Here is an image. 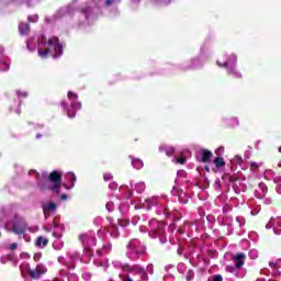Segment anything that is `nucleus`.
Segmentation results:
<instances>
[{"label": "nucleus", "mask_w": 281, "mask_h": 281, "mask_svg": "<svg viewBox=\"0 0 281 281\" xmlns=\"http://www.w3.org/2000/svg\"><path fill=\"white\" fill-rule=\"evenodd\" d=\"M37 186L42 192H45V190H50V192H59L60 187L63 186V173L54 170L48 175L46 182L40 180Z\"/></svg>", "instance_id": "nucleus-1"}, {"label": "nucleus", "mask_w": 281, "mask_h": 281, "mask_svg": "<svg viewBox=\"0 0 281 281\" xmlns=\"http://www.w3.org/2000/svg\"><path fill=\"white\" fill-rule=\"evenodd\" d=\"M153 223H156V228L150 232V236L153 238H159L161 245H166L168 243V237H166V229L164 228V224L153 221Z\"/></svg>", "instance_id": "nucleus-2"}, {"label": "nucleus", "mask_w": 281, "mask_h": 281, "mask_svg": "<svg viewBox=\"0 0 281 281\" xmlns=\"http://www.w3.org/2000/svg\"><path fill=\"white\" fill-rule=\"evenodd\" d=\"M47 45L48 47H54V58L63 56V44H60V40L57 36L48 38Z\"/></svg>", "instance_id": "nucleus-3"}, {"label": "nucleus", "mask_w": 281, "mask_h": 281, "mask_svg": "<svg viewBox=\"0 0 281 281\" xmlns=\"http://www.w3.org/2000/svg\"><path fill=\"white\" fill-rule=\"evenodd\" d=\"M12 232L18 236H23V234L27 232V222H25L23 218L15 220L12 226Z\"/></svg>", "instance_id": "nucleus-4"}, {"label": "nucleus", "mask_w": 281, "mask_h": 281, "mask_svg": "<svg viewBox=\"0 0 281 281\" xmlns=\"http://www.w3.org/2000/svg\"><path fill=\"white\" fill-rule=\"evenodd\" d=\"M45 273H47V268L43 263L37 265L35 269H29L31 280H40Z\"/></svg>", "instance_id": "nucleus-5"}, {"label": "nucleus", "mask_w": 281, "mask_h": 281, "mask_svg": "<svg viewBox=\"0 0 281 281\" xmlns=\"http://www.w3.org/2000/svg\"><path fill=\"white\" fill-rule=\"evenodd\" d=\"M245 260H247V255L245 252H238L233 257V262L236 269H243Z\"/></svg>", "instance_id": "nucleus-6"}, {"label": "nucleus", "mask_w": 281, "mask_h": 281, "mask_svg": "<svg viewBox=\"0 0 281 281\" xmlns=\"http://www.w3.org/2000/svg\"><path fill=\"white\" fill-rule=\"evenodd\" d=\"M164 214L166 218H170L173 223H177L182 217L181 213L177 210L170 211L169 209H165Z\"/></svg>", "instance_id": "nucleus-7"}, {"label": "nucleus", "mask_w": 281, "mask_h": 281, "mask_svg": "<svg viewBox=\"0 0 281 281\" xmlns=\"http://www.w3.org/2000/svg\"><path fill=\"white\" fill-rule=\"evenodd\" d=\"M66 179L68 180L69 184L64 183V188H66V190H71V188L76 186V175L71 172L67 173Z\"/></svg>", "instance_id": "nucleus-8"}, {"label": "nucleus", "mask_w": 281, "mask_h": 281, "mask_svg": "<svg viewBox=\"0 0 281 281\" xmlns=\"http://www.w3.org/2000/svg\"><path fill=\"white\" fill-rule=\"evenodd\" d=\"M124 271H128L130 273H146V270L143 267L139 266H124L123 267Z\"/></svg>", "instance_id": "nucleus-9"}, {"label": "nucleus", "mask_w": 281, "mask_h": 281, "mask_svg": "<svg viewBox=\"0 0 281 281\" xmlns=\"http://www.w3.org/2000/svg\"><path fill=\"white\" fill-rule=\"evenodd\" d=\"M58 205H56V203L54 202H50L46 205L43 206V212H44V215H45V218H47L49 216V214H47V212H56Z\"/></svg>", "instance_id": "nucleus-10"}, {"label": "nucleus", "mask_w": 281, "mask_h": 281, "mask_svg": "<svg viewBox=\"0 0 281 281\" xmlns=\"http://www.w3.org/2000/svg\"><path fill=\"white\" fill-rule=\"evenodd\" d=\"M19 32L22 36H27V34H30V23L21 22L19 24Z\"/></svg>", "instance_id": "nucleus-11"}, {"label": "nucleus", "mask_w": 281, "mask_h": 281, "mask_svg": "<svg viewBox=\"0 0 281 281\" xmlns=\"http://www.w3.org/2000/svg\"><path fill=\"white\" fill-rule=\"evenodd\" d=\"M36 247H41V249H43V247H47V245H49V239L45 238L43 236L37 237L36 240Z\"/></svg>", "instance_id": "nucleus-12"}, {"label": "nucleus", "mask_w": 281, "mask_h": 281, "mask_svg": "<svg viewBox=\"0 0 281 281\" xmlns=\"http://www.w3.org/2000/svg\"><path fill=\"white\" fill-rule=\"evenodd\" d=\"M210 159H212V151L207 149L202 150V162L210 164Z\"/></svg>", "instance_id": "nucleus-13"}, {"label": "nucleus", "mask_w": 281, "mask_h": 281, "mask_svg": "<svg viewBox=\"0 0 281 281\" xmlns=\"http://www.w3.org/2000/svg\"><path fill=\"white\" fill-rule=\"evenodd\" d=\"M228 76H233V78H237L238 80H240L243 78V75L240 72H238V70H236L235 67H232L227 70Z\"/></svg>", "instance_id": "nucleus-14"}, {"label": "nucleus", "mask_w": 281, "mask_h": 281, "mask_svg": "<svg viewBox=\"0 0 281 281\" xmlns=\"http://www.w3.org/2000/svg\"><path fill=\"white\" fill-rule=\"evenodd\" d=\"M79 239L82 243V245H86V247H87V245H89V243H93V240H94L93 238L89 237V235H87V234H81L79 236Z\"/></svg>", "instance_id": "nucleus-15"}, {"label": "nucleus", "mask_w": 281, "mask_h": 281, "mask_svg": "<svg viewBox=\"0 0 281 281\" xmlns=\"http://www.w3.org/2000/svg\"><path fill=\"white\" fill-rule=\"evenodd\" d=\"M132 166L133 168H136V170H142V168H144V161L138 158H134L132 159Z\"/></svg>", "instance_id": "nucleus-16"}, {"label": "nucleus", "mask_w": 281, "mask_h": 281, "mask_svg": "<svg viewBox=\"0 0 281 281\" xmlns=\"http://www.w3.org/2000/svg\"><path fill=\"white\" fill-rule=\"evenodd\" d=\"M37 54L40 56V58H47V56H49V54H52V48H43V49H38Z\"/></svg>", "instance_id": "nucleus-17"}, {"label": "nucleus", "mask_w": 281, "mask_h": 281, "mask_svg": "<svg viewBox=\"0 0 281 281\" xmlns=\"http://www.w3.org/2000/svg\"><path fill=\"white\" fill-rule=\"evenodd\" d=\"M159 151L160 153L165 151L168 157H172V155H175V148H172V147H164V146H161V147H159Z\"/></svg>", "instance_id": "nucleus-18"}, {"label": "nucleus", "mask_w": 281, "mask_h": 281, "mask_svg": "<svg viewBox=\"0 0 281 281\" xmlns=\"http://www.w3.org/2000/svg\"><path fill=\"white\" fill-rule=\"evenodd\" d=\"M216 168H223L225 166V159L223 157H216L213 161Z\"/></svg>", "instance_id": "nucleus-19"}, {"label": "nucleus", "mask_w": 281, "mask_h": 281, "mask_svg": "<svg viewBox=\"0 0 281 281\" xmlns=\"http://www.w3.org/2000/svg\"><path fill=\"white\" fill-rule=\"evenodd\" d=\"M68 99L71 100V102H76L78 100V94H76L74 91H69Z\"/></svg>", "instance_id": "nucleus-20"}, {"label": "nucleus", "mask_w": 281, "mask_h": 281, "mask_svg": "<svg viewBox=\"0 0 281 281\" xmlns=\"http://www.w3.org/2000/svg\"><path fill=\"white\" fill-rule=\"evenodd\" d=\"M120 227H128L131 222L128 220H119Z\"/></svg>", "instance_id": "nucleus-21"}, {"label": "nucleus", "mask_w": 281, "mask_h": 281, "mask_svg": "<svg viewBox=\"0 0 281 281\" xmlns=\"http://www.w3.org/2000/svg\"><path fill=\"white\" fill-rule=\"evenodd\" d=\"M70 106H71V109L80 110V109H82V103L78 102V100L77 101H72Z\"/></svg>", "instance_id": "nucleus-22"}, {"label": "nucleus", "mask_w": 281, "mask_h": 281, "mask_svg": "<svg viewBox=\"0 0 281 281\" xmlns=\"http://www.w3.org/2000/svg\"><path fill=\"white\" fill-rule=\"evenodd\" d=\"M85 254H86V256H88L89 258H91V256H93V250H91V247L86 246V247H85Z\"/></svg>", "instance_id": "nucleus-23"}, {"label": "nucleus", "mask_w": 281, "mask_h": 281, "mask_svg": "<svg viewBox=\"0 0 281 281\" xmlns=\"http://www.w3.org/2000/svg\"><path fill=\"white\" fill-rule=\"evenodd\" d=\"M225 270L228 272V273H234V271H236V266H226L225 267Z\"/></svg>", "instance_id": "nucleus-24"}, {"label": "nucleus", "mask_w": 281, "mask_h": 281, "mask_svg": "<svg viewBox=\"0 0 281 281\" xmlns=\"http://www.w3.org/2000/svg\"><path fill=\"white\" fill-rule=\"evenodd\" d=\"M234 161H235V164H238V166H241L243 165V157L235 156Z\"/></svg>", "instance_id": "nucleus-25"}, {"label": "nucleus", "mask_w": 281, "mask_h": 281, "mask_svg": "<svg viewBox=\"0 0 281 281\" xmlns=\"http://www.w3.org/2000/svg\"><path fill=\"white\" fill-rule=\"evenodd\" d=\"M103 179H104V181H111V180L113 179V175H111V173H104V175H103Z\"/></svg>", "instance_id": "nucleus-26"}, {"label": "nucleus", "mask_w": 281, "mask_h": 281, "mask_svg": "<svg viewBox=\"0 0 281 281\" xmlns=\"http://www.w3.org/2000/svg\"><path fill=\"white\" fill-rule=\"evenodd\" d=\"M67 115H68V117L74 119V117H76V111H74V110H68V111H67Z\"/></svg>", "instance_id": "nucleus-27"}, {"label": "nucleus", "mask_w": 281, "mask_h": 281, "mask_svg": "<svg viewBox=\"0 0 281 281\" xmlns=\"http://www.w3.org/2000/svg\"><path fill=\"white\" fill-rule=\"evenodd\" d=\"M112 206H113V203H112V202H108V203L105 204V207H106L108 212H113Z\"/></svg>", "instance_id": "nucleus-28"}, {"label": "nucleus", "mask_w": 281, "mask_h": 281, "mask_svg": "<svg viewBox=\"0 0 281 281\" xmlns=\"http://www.w3.org/2000/svg\"><path fill=\"white\" fill-rule=\"evenodd\" d=\"M213 281H223V276H221V274H214V276H213Z\"/></svg>", "instance_id": "nucleus-29"}, {"label": "nucleus", "mask_w": 281, "mask_h": 281, "mask_svg": "<svg viewBox=\"0 0 281 281\" xmlns=\"http://www.w3.org/2000/svg\"><path fill=\"white\" fill-rule=\"evenodd\" d=\"M19 245L16 243H13L9 246V249H11V251H14L15 249H18Z\"/></svg>", "instance_id": "nucleus-30"}, {"label": "nucleus", "mask_w": 281, "mask_h": 281, "mask_svg": "<svg viewBox=\"0 0 281 281\" xmlns=\"http://www.w3.org/2000/svg\"><path fill=\"white\" fill-rule=\"evenodd\" d=\"M218 67H224L225 69H227V61H225L224 64H221V61H217Z\"/></svg>", "instance_id": "nucleus-31"}, {"label": "nucleus", "mask_w": 281, "mask_h": 281, "mask_svg": "<svg viewBox=\"0 0 281 281\" xmlns=\"http://www.w3.org/2000/svg\"><path fill=\"white\" fill-rule=\"evenodd\" d=\"M16 94L18 95H22V98H27V93L26 92L18 91Z\"/></svg>", "instance_id": "nucleus-32"}, {"label": "nucleus", "mask_w": 281, "mask_h": 281, "mask_svg": "<svg viewBox=\"0 0 281 281\" xmlns=\"http://www.w3.org/2000/svg\"><path fill=\"white\" fill-rule=\"evenodd\" d=\"M187 159L186 158H179L178 159V164H181V166H183V164H186Z\"/></svg>", "instance_id": "nucleus-33"}, {"label": "nucleus", "mask_w": 281, "mask_h": 281, "mask_svg": "<svg viewBox=\"0 0 281 281\" xmlns=\"http://www.w3.org/2000/svg\"><path fill=\"white\" fill-rule=\"evenodd\" d=\"M67 199H69V195H67V194H61L60 195L61 201H67Z\"/></svg>", "instance_id": "nucleus-34"}, {"label": "nucleus", "mask_w": 281, "mask_h": 281, "mask_svg": "<svg viewBox=\"0 0 281 281\" xmlns=\"http://www.w3.org/2000/svg\"><path fill=\"white\" fill-rule=\"evenodd\" d=\"M250 168H251V170H256V168H258V165H257L256 162H252V164L250 165Z\"/></svg>", "instance_id": "nucleus-35"}, {"label": "nucleus", "mask_w": 281, "mask_h": 281, "mask_svg": "<svg viewBox=\"0 0 281 281\" xmlns=\"http://www.w3.org/2000/svg\"><path fill=\"white\" fill-rule=\"evenodd\" d=\"M113 4V0H106L105 1V5H112Z\"/></svg>", "instance_id": "nucleus-36"}, {"label": "nucleus", "mask_w": 281, "mask_h": 281, "mask_svg": "<svg viewBox=\"0 0 281 281\" xmlns=\"http://www.w3.org/2000/svg\"><path fill=\"white\" fill-rule=\"evenodd\" d=\"M61 106L64 108V109H67V102H65V101H61Z\"/></svg>", "instance_id": "nucleus-37"}, {"label": "nucleus", "mask_w": 281, "mask_h": 281, "mask_svg": "<svg viewBox=\"0 0 281 281\" xmlns=\"http://www.w3.org/2000/svg\"><path fill=\"white\" fill-rule=\"evenodd\" d=\"M280 181H281V177L280 178H274V183H280Z\"/></svg>", "instance_id": "nucleus-38"}, {"label": "nucleus", "mask_w": 281, "mask_h": 281, "mask_svg": "<svg viewBox=\"0 0 281 281\" xmlns=\"http://www.w3.org/2000/svg\"><path fill=\"white\" fill-rule=\"evenodd\" d=\"M276 190H277V192H280V194H281V186L280 184L277 186Z\"/></svg>", "instance_id": "nucleus-39"}, {"label": "nucleus", "mask_w": 281, "mask_h": 281, "mask_svg": "<svg viewBox=\"0 0 281 281\" xmlns=\"http://www.w3.org/2000/svg\"><path fill=\"white\" fill-rule=\"evenodd\" d=\"M142 254H145V251H144V250H143V251H140V252L136 251V256H137V258H139V257L142 256Z\"/></svg>", "instance_id": "nucleus-40"}, {"label": "nucleus", "mask_w": 281, "mask_h": 281, "mask_svg": "<svg viewBox=\"0 0 281 281\" xmlns=\"http://www.w3.org/2000/svg\"><path fill=\"white\" fill-rule=\"evenodd\" d=\"M130 196H133V192H130V193L127 194V199H130Z\"/></svg>", "instance_id": "nucleus-41"}, {"label": "nucleus", "mask_w": 281, "mask_h": 281, "mask_svg": "<svg viewBox=\"0 0 281 281\" xmlns=\"http://www.w3.org/2000/svg\"><path fill=\"white\" fill-rule=\"evenodd\" d=\"M55 227H58V223H56V221L53 222Z\"/></svg>", "instance_id": "nucleus-42"}, {"label": "nucleus", "mask_w": 281, "mask_h": 281, "mask_svg": "<svg viewBox=\"0 0 281 281\" xmlns=\"http://www.w3.org/2000/svg\"><path fill=\"white\" fill-rule=\"evenodd\" d=\"M179 234H183V229L179 228L178 229Z\"/></svg>", "instance_id": "nucleus-43"}, {"label": "nucleus", "mask_w": 281, "mask_h": 281, "mask_svg": "<svg viewBox=\"0 0 281 281\" xmlns=\"http://www.w3.org/2000/svg\"><path fill=\"white\" fill-rule=\"evenodd\" d=\"M229 181L234 182V181H235L234 177H231V178H229Z\"/></svg>", "instance_id": "nucleus-44"}, {"label": "nucleus", "mask_w": 281, "mask_h": 281, "mask_svg": "<svg viewBox=\"0 0 281 281\" xmlns=\"http://www.w3.org/2000/svg\"><path fill=\"white\" fill-rule=\"evenodd\" d=\"M36 137H37V139L41 138V134H37Z\"/></svg>", "instance_id": "nucleus-45"}, {"label": "nucleus", "mask_w": 281, "mask_h": 281, "mask_svg": "<svg viewBox=\"0 0 281 281\" xmlns=\"http://www.w3.org/2000/svg\"><path fill=\"white\" fill-rule=\"evenodd\" d=\"M170 227H175V223H172V224L170 225Z\"/></svg>", "instance_id": "nucleus-46"}, {"label": "nucleus", "mask_w": 281, "mask_h": 281, "mask_svg": "<svg viewBox=\"0 0 281 281\" xmlns=\"http://www.w3.org/2000/svg\"><path fill=\"white\" fill-rule=\"evenodd\" d=\"M279 153H281V146L279 147Z\"/></svg>", "instance_id": "nucleus-47"}]
</instances>
